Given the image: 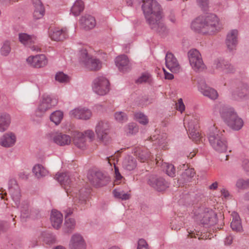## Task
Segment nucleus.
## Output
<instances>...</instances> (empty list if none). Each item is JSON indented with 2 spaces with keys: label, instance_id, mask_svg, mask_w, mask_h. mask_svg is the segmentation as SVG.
<instances>
[{
  "label": "nucleus",
  "instance_id": "nucleus-1",
  "mask_svg": "<svg viewBox=\"0 0 249 249\" xmlns=\"http://www.w3.org/2000/svg\"><path fill=\"white\" fill-rule=\"evenodd\" d=\"M142 9L150 29L161 36L167 35L168 30L162 21L160 5L155 0H144Z\"/></svg>",
  "mask_w": 249,
  "mask_h": 249
},
{
  "label": "nucleus",
  "instance_id": "nucleus-2",
  "mask_svg": "<svg viewBox=\"0 0 249 249\" xmlns=\"http://www.w3.org/2000/svg\"><path fill=\"white\" fill-rule=\"evenodd\" d=\"M193 30L203 34L213 35L221 29L218 18L213 14H206L195 19L191 23Z\"/></svg>",
  "mask_w": 249,
  "mask_h": 249
},
{
  "label": "nucleus",
  "instance_id": "nucleus-3",
  "mask_svg": "<svg viewBox=\"0 0 249 249\" xmlns=\"http://www.w3.org/2000/svg\"><path fill=\"white\" fill-rule=\"evenodd\" d=\"M55 179L63 186L68 196L72 198L74 202L80 205L85 204L88 198L89 192L86 189H82L79 191L76 189H70L71 179L67 173H58L55 175Z\"/></svg>",
  "mask_w": 249,
  "mask_h": 249
},
{
  "label": "nucleus",
  "instance_id": "nucleus-4",
  "mask_svg": "<svg viewBox=\"0 0 249 249\" xmlns=\"http://www.w3.org/2000/svg\"><path fill=\"white\" fill-rule=\"evenodd\" d=\"M220 113L226 124L233 130H239L243 127L244 122L231 108L223 107Z\"/></svg>",
  "mask_w": 249,
  "mask_h": 249
},
{
  "label": "nucleus",
  "instance_id": "nucleus-5",
  "mask_svg": "<svg viewBox=\"0 0 249 249\" xmlns=\"http://www.w3.org/2000/svg\"><path fill=\"white\" fill-rule=\"evenodd\" d=\"M208 138L211 145L215 151L222 153L227 150V142L223 132L218 130L214 126L210 128Z\"/></svg>",
  "mask_w": 249,
  "mask_h": 249
},
{
  "label": "nucleus",
  "instance_id": "nucleus-6",
  "mask_svg": "<svg viewBox=\"0 0 249 249\" xmlns=\"http://www.w3.org/2000/svg\"><path fill=\"white\" fill-rule=\"evenodd\" d=\"M194 219L195 221L208 227L213 225L217 222L216 214L210 208H199L194 212Z\"/></svg>",
  "mask_w": 249,
  "mask_h": 249
},
{
  "label": "nucleus",
  "instance_id": "nucleus-7",
  "mask_svg": "<svg viewBox=\"0 0 249 249\" xmlns=\"http://www.w3.org/2000/svg\"><path fill=\"white\" fill-rule=\"evenodd\" d=\"M92 89L94 93L99 96H105L110 91V83L104 76L99 75L92 82Z\"/></svg>",
  "mask_w": 249,
  "mask_h": 249
},
{
  "label": "nucleus",
  "instance_id": "nucleus-8",
  "mask_svg": "<svg viewBox=\"0 0 249 249\" xmlns=\"http://www.w3.org/2000/svg\"><path fill=\"white\" fill-rule=\"evenodd\" d=\"M80 62L88 69L91 71H98L102 67V63L96 58L89 57L86 49L81 50L79 53Z\"/></svg>",
  "mask_w": 249,
  "mask_h": 249
},
{
  "label": "nucleus",
  "instance_id": "nucleus-9",
  "mask_svg": "<svg viewBox=\"0 0 249 249\" xmlns=\"http://www.w3.org/2000/svg\"><path fill=\"white\" fill-rule=\"evenodd\" d=\"M95 131L100 141L106 145L110 141V138L109 136L110 125L108 122L99 121L95 126Z\"/></svg>",
  "mask_w": 249,
  "mask_h": 249
},
{
  "label": "nucleus",
  "instance_id": "nucleus-10",
  "mask_svg": "<svg viewBox=\"0 0 249 249\" xmlns=\"http://www.w3.org/2000/svg\"><path fill=\"white\" fill-rule=\"evenodd\" d=\"M189 62L195 71H201L205 69L201 55L196 49H192L188 52Z\"/></svg>",
  "mask_w": 249,
  "mask_h": 249
},
{
  "label": "nucleus",
  "instance_id": "nucleus-11",
  "mask_svg": "<svg viewBox=\"0 0 249 249\" xmlns=\"http://www.w3.org/2000/svg\"><path fill=\"white\" fill-rule=\"evenodd\" d=\"M89 181L96 187H101L106 185L109 178L108 176L100 171H92L88 175Z\"/></svg>",
  "mask_w": 249,
  "mask_h": 249
},
{
  "label": "nucleus",
  "instance_id": "nucleus-12",
  "mask_svg": "<svg viewBox=\"0 0 249 249\" xmlns=\"http://www.w3.org/2000/svg\"><path fill=\"white\" fill-rule=\"evenodd\" d=\"M8 190L11 198L17 207H19L21 197L20 189L17 180L10 178L8 181Z\"/></svg>",
  "mask_w": 249,
  "mask_h": 249
},
{
  "label": "nucleus",
  "instance_id": "nucleus-13",
  "mask_svg": "<svg viewBox=\"0 0 249 249\" xmlns=\"http://www.w3.org/2000/svg\"><path fill=\"white\" fill-rule=\"evenodd\" d=\"M69 249H87V245L84 237L79 233H74L71 237Z\"/></svg>",
  "mask_w": 249,
  "mask_h": 249
},
{
  "label": "nucleus",
  "instance_id": "nucleus-14",
  "mask_svg": "<svg viewBox=\"0 0 249 249\" xmlns=\"http://www.w3.org/2000/svg\"><path fill=\"white\" fill-rule=\"evenodd\" d=\"M147 184L158 191L164 190L167 187V184L161 177L155 175H150L147 178Z\"/></svg>",
  "mask_w": 249,
  "mask_h": 249
},
{
  "label": "nucleus",
  "instance_id": "nucleus-15",
  "mask_svg": "<svg viewBox=\"0 0 249 249\" xmlns=\"http://www.w3.org/2000/svg\"><path fill=\"white\" fill-rule=\"evenodd\" d=\"M21 216L23 218H37L39 216V212L38 210L32 208L29 203L27 201H23L20 207Z\"/></svg>",
  "mask_w": 249,
  "mask_h": 249
},
{
  "label": "nucleus",
  "instance_id": "nucleus-16",
  "mask_svg": "<svg viewBox=\"0 0 249 249\" xmlns=\"http://www.w3.org/2000/svg\"><path fill=\"white\" fill-rule=\"evenodd\" d=\"M238 31L236 29L230 30L227 34L225 40V44L228 50L231 52L236 50L238 43Z\"/></svg>",
  "mask_w": 249,
  "mask_h": 249
},
{
  "label": "nucleus",
  "instance_id": "nucleus-17",
  "mask_svg": "<svg viewBox=\"0 0 249 249\" xmlns=\"http://www.w3.org/2000/svg\"><path fill=\"white\" fill-rule=\"evenodd\" d=\"M71 117L78 119L88 120L92 116V112L89 109L85 107H77L70 112Z\"/></svg>",
  "mask_w": 249,
  "mask_h": 249
},
{
  "label": "nucleus",
  "instance_id": "nucleus-18",
  "mask_svg": "<svg viewBox=\"0 0 249 249\" xmlns=\"http://www.w3.org/2000/svg\"><path fill=\"white\" fill-rule=\"evenodd\" d=\"M165 65L166 67L172 72H178L180 66L176 57L170 52H168L165 56Z\"/></svg>",
  "mask_w": 249,
  "mask_h": 249
},
{
  "label": "nucleus",
  "instance_id": "nucleus-19",
  "mask_svg": "<svg viewBox=\"0 0 249 249\" xmlns=\"http://www.w3.org/2000/svg\"><path fill=\"white\" fill-rule=\"evenodd\" d=\"M198 89L199 91L205 96L212 100H215L218 97V93L216 90L209 87L204 81H200L198 83Z\"/></svg>",
  "mask_w": 249,
  "mask_h": 249
},
{
  "label": "nucleus",
  "instance_id": "nucleus-20",
  "mask_svg": "<svg viewBox=\"0 0 249 249\" xmlns=\"http://www.w3.org/2000/svg\"><path fill=\"white\" fill-rule=\"evenodd\" d=\"M232 96L235 99H247L249 98V84L242 83L233 92Z\"/></svg>",
  "mask_w": 249,
  "mask_h": 249
},
{
  "label": "nucleus",
  "instance_id": "nucleus-21",
  "mask_svg": "<svg viewBox=\"0 0 249 249\" xmlns=\"http://www.w3.org/2000/svg\"><path fill=\"white\" fill-rule=\"evenodd\" d=\"M52 107L51 98L48 95H44L40 105L35 112L37 117H41L44 113Z\"/></svg>",
  "mask_w": 249,
  "mask_h": 249
},
{
  "label": "nucleus",
  "instance_id": "nucleus-22",
  "mask_svg": "<svg viewBox=\"0 0 249 249\" xmlns=\"http://www.w3.org/2000/svg\"><path fill=\"white\" fill-rule=\"evenodd\" d=\"M26 61L28 64L35 68H41L46 66L48 63L46 57L44 54L30 56Z\"/></svg>",
  "mask_w": 249,
  "mask_h": 249
},
{
  "label": "nucleus",
  "instance_id": "nucleus-23",
  "mask_svg": "<svg viewBox=\"0 0 249 249\" xmlns=\"http://www.w3.org/2000/svg\"><path fill=\"white\" fill-rule=\"evenodd\" d=\"M52 140L57 145L62 146L69 145L71 141L69 135L60 132L52 134Z\"/></svg>",
  "mask_w": 249,
  "mask_h": 249
},
{
  "label": "nucleus",
  "instance_id": "nucleus-24",
  "mask_svg": "<svg viewBox=\"0 0 249 249\" xmlns=\"http://www.w3.org/2000/svg\"><path fill=\"white\" fill-rule=\"evenodd\" d=\"M49 36L54 41H62L68 37V30L66 27L55 28L49 32Z\"/></svg>",
  "mask_w": 249,
  "mask_h": 249
},
{
  "label": "nucleus",
  "instance_id": "nucleus-25",
  "mask_svg": "<svg viewBox=\"0 0 249 249\" xmlns=\"http://www.w3.org/2000/svg\"><path fill=\"white\" fill-rule=\"evenodd\" d=\"M115 64L119 70L123 72H125L131 69V65L128 58L125 55H121L115 59Z\"/></svg>",
  "mask_w": 249,
  "mask_h": 249
},
{
  "label": "nucleus",
  "instance_id": "nucleus-26",
  "mask_svg": "<svg viewBox=\"0 0 249 249\" xmlns=\"http://www.w3.org/2000/svg\"><path fill=\"white\" fill-rule=\"evenodd\" d=\"M16 140L17 137L14 133L8 132L0 138V145L4 147H12L15 145Z\"/></svg>",
  "mask_w": 249,
  "mask_h": 249
},
{
  "label": "nucleus",
  "instance_id": "nucleus-27",
  "mask_svg": "<svg viewBox=\"0 0 249 249\" xmlns=\"http://www.w3.org/2000/svg\"><path fill=\"white\" fill-rule=\"evenodd\" d=\"M214 65L216 69L225 73L233 72L235 71L234 67L224 60H215Z\"/></svg>",
  "mask_w": 249,
  "mask_h": 249
},
{
  "label": "nucleus",
  "instance_id": "nucleus-28",
  "mask_svg": "<svg viewBox=\"0 0 249 249\" xmlns=\"http://www.w3.org/2000/svg\"><path fill=\"white\" fill-rule=\"evenodd\" d=\"M196 123L192 120L188 124L189 137L195 142L198 141L200 139V135L196 129Z\"/></svg>",
  "mask_w": 249,
  "mask_h": 249
},
{
  "label": "nucleus",
  "instance_id": "nucleus-29",
  "mask_svg": "<svg viewBox=\"0 0 249 249\" xmlns=\"http://www.w3.org/2000/svg\"><path fill=\"white\" fill-rule=\"evenodd\" d=\"M80 23L81 26L85 30L91 29L96 25L94 18L89 15L82 17L80 19Z\"/></svg>",
  "mask_w": 249,
  "mask_h": 249
},
{
  "label": "nucleus",
  "instance_id": "nucleus-30",
  "mask_svg": "<svg viewBox=\"0 0 249 249\" xmlns=\"http://www.w3.org/2000/svg\"><path fill=\"white\" fill-rule=\"evenodd\" d=\"M50 220L53 227L58 229L61 227L63 221L62 214L59 211L53 210L52 211Z\"/></svg>",
  "mask_w": 249,
  "mask_h": 249
},
{
  "label": "nucleus",
  "instance_id": "nucleus-31",
  "mask_svg": "<svg viewBox=\"0 0 249 249\" xmlns=\"http://www.w3.org/2000/svg\"><path fill=\"white\" fill-rule=\"evenodd\" d=\"M11 122V116L8 113H0V132H3L6 131L10 125Z\"/></svg>",
  "mask_w": 249,
  "mask_h": 249
},
{
  "label": "nucleus",
  "instance_id": "nucleus-32",
  "mask_svg": "<svg viewBox=\"0 0 249 249\" xmlns=\"http://www.w3.org/2000/svg\"><path fill=\"white\" fill-rule=\"evenodd\" d=\"M74 145L79 149L84 150L86 148V139L82 132H76L74 133L73 137Z\"/></svg>",
  "mask_w": 249,
  "mask_h": 249
},
{
  "label": "nucleus",
  "instance_id": "nucleus-33",
  "mask_svg": "<svg viewBox=\"0 0 249 249\" xmlns=\"http://www.w3.org/2000/svg\"><path fill=\"white\" fill-rule=\"evenodd\" d=\"M137 161L136 159L132 156H126L122 163L123 168L127 171H132L135 169L137 167Z\"/></svg>",
  "mask_w": 249,
  "mask_h": 249
},
{
  "label": "nucleus",
  "instance_id": "nucleus-34",
  "mask_svg": "<svg viewBox=\"0 0 249 249\" xmlns=\"http://www.w3.org/2000/svg\"><path fill=\"white\" fill-rule=\"evenodd\" d=\"M35 10L33 13V18L35 19L41 18L44 15L45 9L39 0H36L34 2Z\"/></svg>",
  "mask_w": 249,
  "mask_h": 249
},
{
  "label": "nucleus",
  "instance_id": "nucleus-35",
  "mask_svg": "<svg viewBox=\"0 0 249 249\" xmlns=\"http://www.w3.org/2000/svg\"><path fill=\"white\" fill-rule=\"evenodd\" d=\"M232 220L231 223V227L232 230L236 232H241L243 231V227L241 222L238 214L234 212L232 214Z\"/></svg>",
  "mask_w": 249,
  "mask_h": 249
},
{
  "label": "nucleus",
  "instance_id": "nucleus-36",
  "mask_svg": "<svg viewBox=\"0 0 249 249\" xmlns=\"http://www.w3.org/2000/svg\"><path fill=\"white\" fill-rule=\"evenodd\" d=\"M20 42L26 46L31 44H35L36 38L34 36H30L26 33H21L18 36Z\"/></svg>",
  "mask_w": 249,
  "mask_h": 249
},
{
  "label": "nucleus",
  "instance_id": "nucleus-37",
  "mask_svg": "<svg viewBox=\"0 0 249 249\" xmlns=\"http://www.w3.org/2000/svg\"><path fill=\"white\" fill-rule=\"evenodd\" d=\"M33 172L36 177L38 179L46 177L49 174L48 171L40 164H36L34 166Z\"/></svg>",
  "mask_w": 249,
  "mask_h": 249
},
{
  "label": "nucleus",
  "instance_id": "nucleus-38",
  "mask_svg": "<svg viewBox=\"0 0 249 249\" xmlns=\"http://www.w3.org/2000/svg\"><path fill=\"white\" fill-rule=\"evenodd\" d=\"M167 135L164 133H160L159 131H155V134L151 137V139L155 144L161 145L166 141Z\"/></svg>",
  "mask_w": 249,
  "mask_h": 249
},
{
  "label": "nucleus",
  "instance_id": "nucleus-39",
  "mask_svg": "<svg viewBox=\"0 0 249 249\" xmlns=\"http://www.w3.org/2000/svg\"><path fill=\"white\" fill-rule=\"evenodd\" d=\"M84 5L81 0H77L75 1L71 8V13L74 16H78L84 10Z\"/></svg>",
  "mask_w": 249,
  "mask_h": 249
},
{
  "label": "nucleus",
  "instance_id": "nucleus-40",
  "mask_svg": "<svg viewBox=\"0 0 249 249\" xmlns=\"http://www.w3.org/2000/svg\"><path fill=\"white\" fill-rule=\"evenodd\" d=\"M63 118V113L60 110H56L53 112L50 117L52 122L56 125L59 124Z\"/></svg>",
  "mask_w": 249,
  "mask_h": 249
},
{
  "label": "nucleus",
  "instance_id": "nucleus-41",
  "mask_svg": "<svg viewBox=\"0 0 249 249\" xmlns=\"http://www.w3.org/2000/svg\"><path fill=\"white\" fill-rule=\"evenodd\" d=\"M115 197L122 200H128L130 198L131 195L128 193H125L124 191L115 189L113 192Z\"/></svg>",
  "mask_w": 249,
  "mask_h": 249
},
{
  "label": "nucleus",
  "instance_id": "nucleus-42",
  "mask_svg": "<svg viewBox=\"0 0 249 249\" xmlns=\"http://www.w3.org/2000/svg\"><path fill=\"white\" fill-rule=\"evenodd\" d=\"M75 221L73 218H66L64 224L65 232H71L75 228Z\"/></svg>",
  "mask_w": 249,
  "mask_h": 249
},
{
  "label": "nucleus",
  "instance_id": "nucleus-43",
  "mask_svg": "<svg viewBox=\"0 0 249 249\" xmlns=\"http://www.w3.org/2000/svg\"><path fill=\"white\" fill-rule=\"evenodd\" d=\"M135 119L142 125H146L149 122L147 117L141 112H136L134 114Z\"/></svg>",
  "mask_w": 249,
  "mask_h": 249
},
{
  "label": "nucleus",
  "instance_id": "nucleus-44",
  "mask_svg": "<svg viewBox=\"0 0 249 249\" xmlns=\"http://www.w3.org/2000/svg\"><path fill=\"white\" fill-rule=\"evenodd\" d=\"M115 120L118 123H124L128 120L127 114L123 111H117L114 114Z\"/></svg>",
  "mask_w": 249,
  "mask_h": 249
},
{
  "label": "nucleus",
  "instance_id": "nucleus-45",
  "mask_svg": "<svg viewBox=\"0 0 249 249\" xmlns=\"http://www.w3.org/2000/svg\"><path fill=\"white\" fill-rule=\"evenodd\" d=\"M11 52V45L9 41H4L0 48V54L3 56H7Z\"/></svg>",
  "mask_w": 249,
  "mask_h": 249
},
{
  "label": "nucleus",
  "instance_id": "nucleus-46",
  "mask_svg": "<svg viewBox=\"0 0 249 249\" xmlns=\"http://www.w3.org/2000/svg\"><path fill=\"white\" fill-rule=\"evenodd\" d=\"M124 130L127 135H133L138 132V127L135 123H129L125 126Z\"/></svg>",
  "mask_w": 249,
  "mask_h": 249
},
{
  "label": "nucleus",
  "instance_id": "nucleus-47",
  "mask_svg": "<svg viewBox=\"0 0 249 249\" xmlns=\"http://www.w3.org/2000/svg\"><path fill=\"white\" fill-rule=\"evenodd\" d=\"M163 166L165 168V171L166 174L169 176L171 177H174L175 176V168L173 164L168 163H164Z\"/></svg>",
  "mask_w": 249,
  "mask_h": 249
},
{
  "label": "nucleus",
  "instance_id": "nucleus-48",
  "mask_svg": "<svg viewBox=\"0 0 249 249\" xmlns=\"http://www.w3.org/2000/svg\"><path fill=\"white\" fill-rule=\"evenodd\" d=\"M236 186L238 189H245L249 188V179L244 180L239 179L236 183Z\"/></svg>",
  "mask_w": 249,
  "mask_h": 249
},
{
  "label": "nucleus",
  "instance_id": "nucleus-49",
  "mask_svg": "<svg viewBox=\"0 0 249 249\" xmlns=\"http://www.w3.org/2000/svg\"><path fill=\"white\" fill-rule=\"evenodd\" d=\"M41 236H42L43 240L47 244L53 243L54 242V241L55 240L54 236L49 232H43L41 233Z\"/></svg>",
  "mask_w": 249,
  "mask_h": 249
},
{
  "label": "nucleus",
  "instance_id": "nucleus-50",
  "mask_svg": "<svg viewBox=\"0 0 249 249\" xmlns=\"http://www.w3.org/2000/svg\"><path fill=\"white\" fill-rule=\"evenodd\" d=\"M55 79L60 83H67L69 81V77L62 72H57L55 75Z\"/></svg>",
  "mask_w": 249,
  "mask_h": 249
},
{
  "label": "nucleus",
  "instance_id": "nucleus-51",
  "mask_svg": "<svg viewBox=\"0 0 249 249\" xmlns=\"http://www.w3.org/2000/svg\"><path fill=\"white\" fill-rule=\"evenodd\" d=\"M175 107L176 109L182 113L185 109V106L183 102L182 98L178 99L175 104Z\"/></svg>",
  "mask_w": 249,
  "mask_h": 249
},
{
  "label": "nucleus",
  "instance_id": "nucleus-52",
  "mask_svg": "<svg viewBox=\"0 0 249 249\" xmlns=\"http://www.w3.org/2000/svg\"><path fill=\"white\" fill-rule=\"evenodd\" d=\"M150 154L147 149L142 150L138 154V157L142 162H144L149 158Z\"/></svg>",
  "mask_w": 249,
  "mask_h": 249
},
{
  "label": "nucleus",
  "instance_id": "nucleus-53",
  "mask_svg": "<svg viewBox=\"0 0 249 249\" xmlns=\"http://www.w3.org/2000/svg\"><path fill=\"white\" fill-rule=\"evenodd\" d=\"M195 174V173L194 169L189 168L185 170L182 175L185 180H188L193 178Z\"/></svg>",
  "mask_w": 249,
  "mask_h": 249
},
{
  "label": "nucleus",
  "instance_id": "nucleus-54",
  "mask_svg": "<svg viewBox=\"0 0 249 249\" xmlns=\"http://www.w3.org/2000/svg\"><path fill=\"white\" fill-rule=\"evenodd\" d=\"M137 249H149V248L144 239H140L138 241Z\"/></svg>",
  "mask_w": 249,
  "mask_h": 249
},
{
  "label": "nucleus",
  "instance_id": "nucleus-55",
  "mask_svg": "<svg viewBox=\"0 0 249 249\" xmlns=\"http://www.w3.org/2000/svg\"><path fill=\"white\" fill-rule=\"evenodd\" d=\"M198 5L203 10H206L209 5V0H196Z\"/></svg>",
  "mask_w": 249,
  "mask_h": 249
},
{
  "label": "nucleus",
  "instance_id": "nucleus-56",
  "mask_svg": "<svg viewBox=\"0 0 249 249\" xmlns=\"http://www.w3.org/2000/svg\"><path fill=\"white\" fill-rule=\"evenodd\" d=\"M114 167L115 178V182L116 184H118L120 183V181L122 179L123 177L120 173L118 168L115 165V164H114Z\"/></svg>",
  "mask_w": 249,
  "mask_h": 249
},
{
  "label": "nucleus",
  "instance_id": "nucleus-57",
  "mask_svg": "<svg viewBox=\"0 0 249 249\" xmlns=\"http://www.w3.org/2000/svg\"><path fill=\"white\" fill-rule=\"evenodd\" d=\"M150 78V74L148 73H144L138 79L137 82L142 83L148 81Z\"/></svg>",
  "mask_w": 249,
  "mask_h": 249
},
{
  "label": "nucleus",
  "instance_id": "nucleus-58",
  "mask_svg": "<svg viewBox=\"0 0 249 249\" xmlns=\"http://www.w3.org/2000/svg\"><path fill=\"white\" fill-rule=\"evenodd\" d=\"M82 133H84L85 139L86 137H87L90 140H93L94 138L95 134L93 131L92 130L88 129Z\"/></svg>",
  "mask_w": 249,
  "mask_h": 249
},
{
  "label": "nucleus",
  "instance_id": "nucleus-59",
  "mask_svg": "<svg viewBox=\"0 0 249 249\" xmlns=\"http://www.w3.org/2000/svg\"><path fill=\"white\" fill-rule=\"evenodd\" d=\"M29 173L25 171L20 172L18 174V177L22 179H27L29 178Z\"/></svg>",
  "mask_w": 249,
  "mask_h": 249
},
{
  "label": "nucleus",
  "instance_id": "nucleus-60",
  "mask_svg": "<svg viewBox=\"0 0 249 249\" xmlns=\"http://www.w3.org/2000/svg\"><path fill=\"white\" fill-rule=\"evenodd\" d=\"M28 47H29L31 50L33 52H38L40 51V48L35 44H31Z\"/></svg>",
  "mask_w": 249,
  "mask_h": 249
},
{
  "label": "nucleus",
  "instance_id": "nucleus-61",
  "mask_svg": "<svg viewBox=\"0 0 249 249\" xmlns=\"http://www.w3.org/2000/svg\"><path fill=\"white\" fill-rule=\"evenodd\" d=\"M233 240V237L231 235L227 236L224 240L225 245H231Z\"/></svg>",
  "mask_w": 249,
  "mask_h": 249
},
{
  "label": "nucleus",
  "instance_id": "nucleus-62",
  "mask_svg": "<svg viewBox=\"0 0 249 249\" xmlns=\"http://www.w3.org/2000/svg\"><path fill=\"white\" fill-rule=\"evenodd\" d=\"M242 165L246 171H249V161L248 160H243Z\"/></svg>",
  "mask_w": 249,
  "mask_h": 249
},
{
  "label": "nucleus",
  "instance_id": "nucleus-63",
  "mask_svg": "<svg viewBox=\"0 0 249 249\" xmlns=\"http://www.w3.org/2000/svg\"><path fill=\"white\" fill-rule=\"evenodd\" d=\"M164 72L165 78L168 80H172L174 78V75L170 73L167 72L164 69H163Z\"/></svg>",
  "mask_w": 249,
  "mask_h": 249
},
{
  "label": "nucleus",
  "instance_id": "nucleus-64",
  "mask_svg": "<svg viewBox=\"0 0 249 249\" xmlns=\"http://www.w3.org/2000/svg\"><path fill=\"white\" fill-rule=\"evenodd\" d=\"M218 187V182L215 181L210 186H209V188L210 190H215Z\"/></svg>",
  "mask_w": 249,
  "mask_h": 249
}]
</instances>
